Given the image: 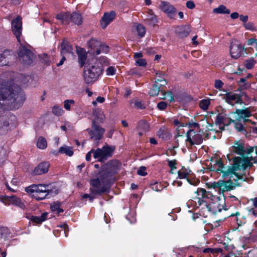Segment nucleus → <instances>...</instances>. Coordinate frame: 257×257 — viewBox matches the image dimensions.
I'll use <instances>...</instances> for the list:
<instances>
[{
	"label": "nucleus",
	"mask_w": 257,
	"mask_h": 257,
	"mask_svg": "<svg viewBox=\"0 0 257 257\" xmlns=\"http://www.w3.org/2000/svg\"><path fill=\"white\" fill-rule=\"evenodd\" d=\"M251 165V163L247 159L236 157L233 159L232 166L228 168L226 171H223V165L220 159L216 157L211 160L209 166L211 171H215L218 173H222L223 177L229 176L231 178L234 174L238 178L240 175L237 171L244 170Z\"/></svg>",
	"instance_id": "obj_1"
},
{
	"label": "nucleus",
	"mask_w": 257,
	"mask_h": 257,
	"mask_svg": "<svg viewBox=\"0 0 257 257\" xmlns=\"http://www.w3.org/2000/svg\"><path fill=\"white\" fill-rule=\"evenodd\" d=\"M16 93L11 92L9 84L3 79H0V100H4L7 98L13 100V102L16 103H22L25 98L20 89L18 87Z\"/></svg>",
	"instance_id": "obj_2"
},
{
	"label": "nucleus",
	"mask_w": 257,
	"mask_h": 257,
	"mask_svg": "<svg viewBox=\"0 0 257 257\" xmlns=\"http://www.w3.org/2000/svg\"><path fill=\"white\" fill-rule=\"evenodd\" d=\"M102 72L103 68L100 63L95 62L86 66L83 72L85 82L87 84L94 82Z\"/></svg>",
	"instance_id": "obj_3"
},
{
	"label": "nucleus",
	"mask_w": 257,
	"mask_h": 257,
	"mask_svg": "<svg viewBox=\"0 0 257 257\" xmlns=\"http://www.w3.org/2000/svg\"><path fill=\"white\" fill-rule=\"evenodd\" d=\"M240 171H237L240 175L238 178L234 174L233 175V177L231 178L229 176L223 177L225 179L229 178V179L226 181L220 180L217 182H214L210 185L211 187L217 191L219 194L223 193L224 192L233 189L235 186L234 184L232 182L231 179L232 178L233 180L234 181L238 179H241L242 176H241V173L240 172Z\"/></svg>",
	"instance_id": "obj_4"
},
{
	"label": "nucleus",
	"mask_w": 257,
	"mask_h": 257,
	"mask_svg": "<svg viewBox=\"0 0 257 257\" xmlns=\"http://www.w3.org/2000/svg\"><path fill=\"white\" fill-rule=\"evenodd\" d=\"M101 176L100 179H93L90 181L91 187L90 188V191L92 194L101 195L107 191L106 184L109 179L102 174Z\"/></svg>",
	"instance_id": "obj_5"
},
{
	"label": "nucleus",
	"mask_w": 257,
	"mask_h": 257,
	"mask_svg": "<svg viewBox=\"0 0 257 257\" xmlns=\"http://www.w3.org/2000/svg\"><path fill=\"white\" fill-rule=\"evenodd\" d=\"M198 195V203L199 206H205L208 211H211L212 208L215 207V204H208L205 199H211L213 200L214 198L219 199V197L213 195L211 192H207L204 189L198 188L196 191Z\"/></svg>",
	"instance_id": "obj_6"
},
{
	"label": "nucleus",
	"mask_w": 257,
	"mask_h": 257,
	"mask_svg": "<svg viewBox=\"0 0 257 257\" xmlns=\"http://www.w3.org/2000/svg\"><path fill=\"white\" fill-rule=\"evenodd\" d=\"M115 147L106 145L102 148H98L94 151V158L97 159L99 162H104L112 156Z\"/></svg>",
	"instance_id": "obj_7"
},
{
	"label": "nucleus",
	"mask_w": 257,
	"mask_h": 257,
	"mask_svg": "<svg viewBox=\"0 0 257 257\" xmlns=\"http://www.w3.org/2000/svg\"><path fill=\"white\" fill-rule=\"evenodd\" d=\"M253 151V147L245 144L242 140L235 141L230 149L231 152L239 155H248Z\"/></svg>",
	"instance_id": "obj_8"
},
{
	"label": "nucleus",
	"mask_w": 257,
	"mask_h": 257,
	"mask_svg": "<svg viewBox=\"0 0 257 257\" xmlns=\"http://www.w3.org/2000/svg\"><path fill=\"white\" fill-rule=\"evenodd\" d=\"M120 166V163L117 161H110L105 165V170H102L101 174L106 178L111 176L117 172Z\"/></svg>",
	"instance_id": "obj_9"
},
{
	"label": "nucleus",
	"mask_w": 257,
	"mask_h": 257,
	"mask_svg": "<svg viewBox=\"0 0 257 257\" xmlns=\"http://www.w3.org/2000/svg\"><path fill=\"white\" fill-rule=\"evenodd\" d=\"M22 29V18L19 16L12 21L11 29L19 43H21Z\"/></svg>",
	"instance_id": "obj_10"
},
{
	"label": "nucleus",
	"mask_w": 257,
	"mask_h": 257,
	"mask_svg": "<svg viewBox=\"0 0 257 257\" xmlns=\"http://www.w3.org/2000/svg\"><path fill=\"white\" fill-rule=\"evenodd\" d=\"M90 136V139L98 142L102 137L105 132L103 128L96 124L95 121H92L91 129H87Z\"/></svg>",
	"instance_id": "obj_11"
},
{
	"label": "nucleus",
	"mask_w": 257,
	"mask_h": 257,
	"mask_svg": "<svg viewBox=\"0 0 257 257\" xmlns=\"http://www.w3.org/2000/svg\"><path fill=\"white\" fill-rule=\"evenodd\" d=\"M20 61L25 65H31L34 57V54L29 49L23 47L19 52Z\"/></svg>",
	"instance_id": "obj_12"
},
{
	"label": "nucleus",
	"mask_w": 257,
	"mask_h": 257,
	"mask_svg": "<svg viewBox=\"0 0 257 257\" xmlns=\"http://www.w3.org/2000/svg\"><path fill=\"white\" fill-rule=\"evenodd\" d=\"M243 46L239 41L232 40L230 46V54L232 58L237 59L241 55L243 50Z\"/></svg>",
	"instance_id": "obj_13"
},
{
	"label": "nucleus",
	"mask_w": 257,
	"mask_h": 257,
	"mask_svg": "<svg viewBox=\"0 0 257 257\" xmlns=\"http://www.w3.org/2000/svg\"><path fill=\"white\" fill-rule=\"evenodd\" d=\"M178 173L180 179H187V181L192 185L196 186L199 182L197 179L191 180L192 173L191 170L185 167H182L179 170Z\"/></svg>",
	"instance_id": "obj_14"
},
{
	"label": "nucleus",
	"mask_w": 257,
	"mask_h": 257,
	"mask_svg": "<svg viewBox=\"0 0 257 257\" xmlns=\"http://www.w3.org/2000/svg\"><path fill=\"white\" fill-rule=\"evenodd\" d=\"M235 120L226 116L223 113H218L215 119V122L219 125L220 129H223L224 126L229 125L231 122H234Z\"/></svg>",
	"instance_id": "obj_15"
},
{
	"label": "nucleus",
	"mask_w": 257,
	"mask_h": 257,
	"mask_svg": "<svg viewBox=\"0 0 257 257\" xmlns=\"http://www.w3.org/2000/svg\"><path fill=\"white\" fill-rule=\"evenodd\" d=\"M187 141L190 145H199L202 143L203 139L202 135L200 134H195L193 130H190L187 133Z\"/></svg>",
	"instance_id": "obj_16"
},
{
	"label": "nucleus",
	"mask_w": 257,
	"mask_h": 257,
	"mask_svg": "<svg viewBox=\"0 0 257 257\" xmlns=\"http://www.w3.org/2000/svg\"><path fill=\"white\" fill-rule=\"evenodd\" d=\"M224 99L228 104L234 105L236 104H242L243 101L239 95L232 92L227 93L224 96Z\"/></svg>",
	"instance_id": "obj_17"
},
{
	"label": "nucleus",
	"mask_w": 257,
	"mask_h": 257,
	"mask_svg": "<svg viewBox=\"0 0 257 257\" xmlns=\"http://www.w3.org/2000/svg\"><path fill=\"white\" fill-rule=\"evenodd\" d=\"M25 191L29 194H33V196L36 194L42 192L44 191H49V185H43L42 184H33L25 188Z\"/></svg>",
	"instance_id": "obj_18"
},
{
	"label": "nucleus",
	"mask_w": 257,
	"mask_h": 257,
	"mask_svg": "<svg viewBox=\"0 0 257 257\" xmlns=\"http://www.w3.org/2000/svg\"><path fill=\"white\" fill-rule=\"evenodd\" d=\"M116 13L112 11L109 13H105L100 20V25L102 29H105L107 26L114 19Z\"/></svg>",
	"instance_id": "obj_19"
},
{
	"label": "nucleus",
	"mask_w": 257,
	"mask_h": 257,
	"mask_svg": "<svg viewBox=\"0 0 257 257\" xmlns=\"http://www.w3.org/2000/svg\"><path fill=\"white\" fill-rule=\"evenodd\" d=\"M160 8L162 11L167 14L168 17L172 18L176 13V9L170 3L166 2H161Z\"/></svg>",
	"instance_id": "obj_20"
},
{
	"label": "nucleus",
	"mask_w": 257,
	"mask_h": 257,
	"mask_svg": "<svg viewBox=\"0 0 257 257\" xmlns=\"http://www.w3.org/2000/svg\"><path fill=\"white\" fill-rule=\"evenodd\" d=\"M50 165L48 162H44L39 164L32 172L33 175H40L48 172Z\"/></svg>",
	"instance_id": "obj_21"
},
{
	"label": "nucleus",
	"mask_w": 257,
	"mask_h": 257,
	"mask_svg": "<svg viewBox=\"0 0 257 257\" xmlns=\"http://www.w3.org/2000/svg\"><path fill=\"white\" fill-rule=\"evenodd\" d=\"M234 113H236L240 119L243 120V122L248 121L249 120L246 119L252 115V111L250 107L245 108V109H236Z\"/></svg>",
	"instance_id": "obj_22"
},
{
	"label": "nucleus",
	"mask_w": 257,
	"mask_h": 257,
	"mask_svg": "<svg viewBox=\"0 0 257 257\" xmlns=\"http://www.w3.org/2000/svg\"><path fill=\"white\" fill-rule=\"evenodd\" d=\"M77 53L79 65L80 67H82L85 63L87 59V54L85 50L82 48L77 49Z\"/></svg>",
	"instance_id": "obj_23"
},
{
	"label": "nucleus",
	"mask_w": 257,
	"mask_h": 257,
	"mask_svg": "<svg viewBox=\"0 0 257 257\" xmlns=\"http://www.w3.org/2000/svg\"><path fill=\"white\" fill-rule=\"evenodd\" d=\"M71 14L70 13H61L58 14L56 18L60 20L62 24L64 25H68L71 21Z\"/></svg>",
	"instance_id": "obj_24"
},
{
	"label": "nucleus",
	"mask_w": 257,
	"mask_h": 257,
	"mask_svg": "<svg viewBox=\"0 0 257 257\" xmlns=\"http://www.w3.org/2000/svg\"><path fill=\"white\" fill-rule=\"evenodd\" d=\"M149 124L144 120H141L138 122L137 126V130L139 132V135L142 136L146 132L149 130Z\"/></svg>",
	"instance_id": "obj_25"
},
{
	"label": "nucleus",
	"mask_w": 257,
	"mask_h": 257,
	"mask_svg": "<svg viewBox=\"0 0 257 257\" xmlns=\"http://www.w3.org/2000/svg\"><path fill=\"white\" fill-rule=\"evenodd\" d=\"M157 136L162 140H167L171 138V134L167 128L162 126L157 132Z\"/></svg>",
	"instance_id": "obj_26"
},
{
	"label": "nucleus",
	"mask_w": 257,
	"mask_h": 257,
	"mask_svg": "<svg viewBox=\"0 0 257 257\" xmlns=\"http://www.w3.org/2000/svg\"><path fill=\"white\" fill-rule=\"evenodd\" d=\"M73 48L68 41L63 40L61 43V54L65 55L66 54L72 53Z\"/></svg>",
	"instance_id": "obj_27"
},
{
	"label": "nucleus",
	"mask_w": 257,
	"mask_h": 257,
	"mask_svg": "<svg viewBox=\"0 0 257 257\" xmlns=\"http://www.w3.org/2000/svg\"><path fill=\"white\" fill-rule=\"evenodd\" d=\"M93 114L95 117V119L93 121L103 122L105 119V115L101 109H95L93 112Z\"/></svg>",
	"instance_id": "obj_28"
},
{
	"label": "nucleus",
	"mask_w": 257,
	"mask_h": 257,
	"mask_svg": "<svg viewBox=\"0 0 257 257\" xmlns=\"http://www.w3.org/2000/svg\"><path fill=\"white\" fill-rule=\"evenodd\" d=\"M89 47L91 49V53L95 52V51L98 49L99 46H101V41L94 39L91 38L88 42Z\"/></svg>",
	"instance_id": "obj_29"
},
{
	"label": "nucleus",
	"mask_w": 257,
	"mask_h": 257,
	"mask_svg": "<svg viewBox=\"0 0 257 257\" xmlns=\"http://www.w3.org/2000/svg\"><path fill=\"white\" fill-rule=\"evenodd\" d=\"M191 32V28L188 25L182 26L178 28V34L181 37H187Z\"/></svg>",
	"instance_id": "obj_30"
},
{
	"label": "nucleus",
	"mask_w": 257,
	"mask_h": 257,
	"mask_svg": "<svg viewBox=\"0 0 257 257\" xmlns=\"http://www.w3.org/2000/svg\"><path fill=\"white\" fill-rule=\"evenodd\" d=\"M48 213L46 212L43 213L40 216H31L30 220L36 224H41L47 218Z\"/></svg>",
	"instance_id": "obj_31"
},
{
	"label": "nucleus",
	"mask_w": 257,
	"mask_h": 257,
	"mask_svg": "<svg viewBox=\"0 0 257 257\" xmlns=\"http://www.w3.org/2000/svg\"><path fill=\"white\" fill-rule=\"evenodd\" d=\"M58 153L65 154L66 155L71 157L73 155V151L72 147L67 146H63L59 148L58 152L56 153L55 155H57Z\"/></svg>",
	"instance_id": "obj_32"
},
{
	"label": "nucleus",
	"mask_w": 257,
	"mask_h": 257,
	"mask_svg": "<svg viewBox=\"0 0 257 257\" xmlns=\"http://www.w3.org/2000/svg\"><path fill=\"white\" fill-rule=\"evenodd\" d=\"M109 51V47L105 45V44L102 43L101 42V46H99L98 49L97 50L95 51V52H92V54L93 55H98L101 53H107Z\"/></svg>",
	"instance_id": "obj_33"
},
{
	"label": "nucleus",
	"mask_w": 257,
	"mask_h": 257,
	"mask_svg": "<svg viewBox=\"0 0 257 257\" xmlns=\"http://www.w3.org/2000/svg\"><path fill=\"white\" fill-rule=\"evenodd\" d=\"M71 21L75 25H79L82 23V18L80 14L73 13L71 14Z\"/></svg>",
	"instance_id": "obj_34"
},
{
	"label": "nucleus",
	"mask_w": 257,
	"mask_h": 257,
	"mask_svg": "<svg viewBox=\"0 0 257 257\" xmlns=\"http://www.w3.org/2000/svg\"><path fill=\"white\" fill-rule=\"evenodd\" d=\"M145 22L151 26H154L158 22L157 16L155 15H147V18L145 20Z\"/></svg>",
	"instance_id": "obj_35"
},
{
	"label": "nucleus",
	"mask_w": 257,
	"mask_h": 257,
	"mask_svg": "<svg viewBox=\"0 0 257 257\" xmlns=\"http://www.w3.org/2000/svg\"><path fill=\"white\" fill-rule=\"evenodd\" d=\"M37 147L41 150L45 149L47 147L46 140L43 137H39L37 142Z\"/></svg>",
	"instance_id": "obj_36"
},
{
	"label": "nucleus",
	"mask_w": 257,
	"mask_h": 257,
	"mask_svg": "<svg viewBox=\"0 0 257 257\" xmlns=\"http://www.w3.org/2000/svg\"><path fill=\"white\" fill-rule=\"evenodd\" d=\"M213 12L216 14H226L230 13L229 10L227 9L224 6L220 5L218 8L214 9Z\"/></svg>",
	"instance_id": "obj_37"
},
{
	"label": "nucleus",
	"mask_w": 257,
	"mask_h": 257,
	"mask_svg": "<svg viewBox=\"0 0 257 257\" xmlns=\"http://www.w3.org/2000/svg\"><path fill=\"white\" fill-rule=\"evenodd\" d=\"M61 203L59 202H54L51 205V209L53 212L58 214L63 212V210L60 208Z\"/></svg>",
	"instance_id": "obj_38"
},
{
	"label": "nucleus",
	"mask_w": 257,
	"mask_h": 257,
	"mask_svg": "<svg viewBox=\"0 0 257 257\" xmlns=\"http://www.w3.org/2000/svg\"><path fill=\"white\" fill-rule=\"evenodd\" d=\"M10 201L12 203L19 207L24 209L25 207V204L22 202L21 199L15 196H12L10 198Z\"/></svg>",
	"instance_id": "obj_39"
},
{
	"label": "nucleus",
	"mask_w": 257,
	"mask_h": 257,
	"mask_svg": "<svg viewBox=\"0 0 257 257\" xmlns=\"http://www.w3.org/2000/svg\"><path fill=\"white\" fill-rule=\"evenodd\" d=\"M210 104V100L209 99H204L201 100L199 102L200 107L203 110H206Z\"/></svg>",
	"instance_id": "obj_40"
},
{
	"label": "nucleus",
	"mask_w": 257,
	"mask_h": 257,
	"mask_svg": "<svg viewBox=\"0 0 257 257\" xmlns=\"http://www.w3.org/2000/svg\"><path fill=\"white\" fill-rule=\"evenodd\" d=\"M52 111L54 114L57 116H60L62 115L63 113L64 112V111L63 110L62 108L58 105H55L53 107Z\"/></svg>",
	"instance_id": "obj_41"
},
{
	"label": "nucleus",
	"mask_w": 257,
	"mask_h": 257,
	"mask_svg": "<svg viewBox=\"0 0 257 257\" xmlns=\"http://www.w3.org/2000/svg\"><path fill=\"white\" fill-rule=\"evenodd\" d=\"M156 82L158 83L159 82H162L160 85H164L166 84V82L164 77V75L161 73H157L156 75Z\"/></svg>",
	"instance_id": "obj_42"
},
{
	"label": "nucleus",
	"mask_w": 257,
	"mask_h": 257,
	"mask_svg": "<svg viewBox=\"0 0 257 257\" xmlns=\"http://www.w3.org/2000/svg\"><path fill=\"white\" fill-rule=\"evenodd\" d=\"M222 249L220 248H205L203 249V252L204 253H217L222 251Z\"/></svg>",
	"instance_id": "obj_43"
},
{
	"label": "nucleus",
	"mask_w": 257,
	"mask_h": 257,
	"mask_svg": "<svg viewBox=\"0 0 257 257\" xmlns=\"http://www.w3.org/2000/svg\"><path fill=\"white\" fill-rule=\"evenodd\" d=\"M50 192L49 191H44L42 192L34 195V197L37 200H43L45 199Z\"/></svg>",
	"instance_id": "obj_44"
},
{
	"label": "nucleus",
	"mask_w": 257,
	"mask_h": 257,
	"mask_svg": "<svg viewBox=\"0 0 257 257\" xmlns=\"http://www.w3.org/2000/svg\"><path fill=\"white\" fill-rule=\"evenodd\" d=\"M160 91V88L157 84H154L149 91L151 96H155L158 95Z\"/></svg>",
	"instance_id": "obj_45"
},
{
	"label": "nucleus",
	"mask_w": 257,
	"mask_h": 257,
	"mask_svg": "<svg viewBox=\"0 0 257 257\" xmlns=\"http://www.w3.org/2000/svg\"><path fill=\"white\" fill-rule=\"evenodd\" d=\"M255 64V61L252 58L247 59L244 62L245 66L247 69H252Z\"/></svg>",
	"instance_id": "obj_46"
},
{
	"label": "nucleus",
	"mask_w": 257,
	"mask_h": 257,
	"mask_svg": "<svg viewBox=\"0 0 257 257\" xmlns=\"http://www.w3.org/2000/svg\"><path fill=\"white\" fill-rule=\"evenodd\" d=\"M137 31L138 32V35L143 37L146 34V29L145 27L142 25H138L137 27Z\"/></svg>",
	"instance_id": "obj_47"
},
{
	"label": "nucleus",
	"mask_w": 257,
	"mask_h": 257,
	"mask_svg": "<svg viewBox=\"0 0 257 257\" xmlns=\"http://www.w3.org/2000/svg\"><path fill=\"white\" fill-rule=\"evenodd\" d=\"M75 103V101L73 99H67L64 101V107L67 110H70L71 106Z\"/></svg>",
	"instance_id": "obj_48"
},
{
	"label": "nucleus",
	"mask_w": 257,
	"mask_h": 257,
	"mask_svg": "<svg viewBox=\"0 0 257 257\" xmlns=\"http://www.w3.org/2000/svg\"><path fill=\"white\" fill-rule=\"evenodd\" d=\"M244 28L246 30H250L252 31H256V29L252 22H248L243 24Z\"/></svg>",
	"instance_id": "obj_49"
},
{
	"label": "nucleus",
	"mask_w": 257,
	"mask_h": 257,
	"mask_svg": "<svg viewBox=\"0 0 257 257\" xmlns=\"http://www.w3.org/2000/svg\"><path fill=\"white\" fill-rule=\"evenodd\" d=\"M0 232L1 236L5 238L7 237L10 234L9 230L7 227H3L0 228Z\"/></svg>",
	"instance_id": "obj_50"
},
{
	"label": "nucleus",
	"mask_w": 257,
	"mask_h": 257,
	"mask_svg": "<svg viewBox=\"0 0 257 257\" xmlns=\"http://www.w3.org/2000/svg\"><path fill=\"white\" fill-rule=\"evenodd\" d=\"M116 69L113 66H109L106 70V74L108 76L113 75L116 73Z\"/></svg>",
	"instance_id": "obj_51"
},
{
	"label": "nucleus",
	"mask_w": 257,
	"mask_h": 257,
	"mask_svg": "<svg viewBox=\"0 0 257 257\" xmlns=\"http://www.w3.org/2000/svg\"><path fill=\"white\" fill-rule=\"evenodd\" d=\"M234 123L235 124V128L237 132L243 133V132L245 131L242 123L235 121Z\"/></svg>",
	"instance_id": "obj_52"
},
{
	"label": "nucleus",
	"mask_w": 257,
	"mask_h": 257,
	"mask_svg": "<svg viewBox=\"0 0 257 257\" xmlns=\"http://www.w3.org/2000/svg\"><path fill=\"white\" fill-rule=\"evenodd\" d=\"M136 64L139 66H146L147 62L145 59L141 58L138 59L136 60Z\"/></svg>",
	"instance_id": "obj_53"
},
{
	"label": "nucleus",
	"mask_w": 257,
	"mask_h": 257,
	"mask_svg": "<svg viewBox=\"0 0 257 257\" xmlns=\"http://www.w3.org/2000/svg\"><path fill=\"white\" fill-rule=\"evenodd\" d=\"M137 173L138 175L145 176L147 174L146 172V168L145 167H141L138 170Z\"/></svg>",
	"instance_id": "obj_54"
},
{
	"label": "nucleus",
	"mask_w": 257,
	"mask_h": 257,
	"mask_svg": "<svg viewBox=\"0 0 257 257\" xmlns=\"http://www.w3.org/2000/svg\"><path fill=\"white\" fill-rule=\"evenodd\" d=\"M96 62L100 63L101 65L103 64L105 66L109 65V60L106 57H102L99 61H96ZM101 66H102V65Z\"/></svg>",
	"instance_id": "obj_55"
},
{
	"label": "nucleus",
	"mask_w": 257,
	"mask_h": 257,
	"mask_svg": "<svg viewBox=\"0 0 257 257\" xmlns=\"http://www.w3.org/2000/svg\"><path fill=\"white\" fill-rule=\"evenodd\" d=\"M135 106L138 109H144L146 106L144 103H142L140 101L136 100L134 102Z\"/></svg>",
	"instance_id": "obj_56"
},
{
	"label": "nucleus",
	"mask_w": 257,
	"mask_h": 257,
	"mask_svg": "<svg viewBox=\"0 0 257 257\" xmlns=\"http://www.w3.org/2000/svg\"><path fill=\"white\" fill-rule=\"evenodd\" d=\"M168 164L172 170H174L176 169V165L177 163L176 160L169 161Z\"/></svg>",
	"instance_id": "obj_57"
},
{
	"label": "nucleus",
	"mask_w": 257,
	"mask_h": 257,
	"mask_svg": "<svg viewBox=\"0 0 257 257\" xmlns=\"http://www.w3.org/2000/svg\"><path fill=\"white\" fill-rule=\"evenodd\" d=\"M223 85V83L220 80H216L215 82V87L220 90Z\"/></svg>",
	"instance_id": "obj_58"
},
{
	"label": "nucleus",
	"mask_w": 257,
	"mask_h": 257,
	"mask_svg": "<svg viewBox=\"0 0 257 257\" xmlns=\"http://www.w3.org/2000/svg\"><path fill=\"white\" fill-rule=\"evenodd\" d=\"M157 107L160 110H164L167 107V103L164 101H161L158 104Z\"/></svg>",
	"instance_id": "obj_59"
},
{
	"label": "nucleus",
	"mask_w": 257,
	"mask_h": 257,
	"mask_svg": "<svg viewBox=\"0 0 257 257\" xmlns=\"http://www.w3.org/2000/svg\"><path fill=\"white\" fill-rule=\"evenodd\" d=\"M255 44V47H257V39L255 38L249 39L247 41V45L251 46Z\"/></svg>",
	"instance_id": "obj_60"
},
{
	"label": "nucleus",
	"mask_w": 257,
	"mask_h": 257,
	"mask_svg": "<svg viewBox=\"0 0 257 257\" xmlns=\"http://www.w3.org/2000/svg\"><path fill=\"white\" fill-rule=\"evenodd\" d=\"M186 6L187 8L189 9H193L195 8V5L193 1H189L187 2L186 4Z\"/></svg>",
	"instance_id": "obj_61"
},
{
	"label": "nucleus",
	"mask_w": 257,
	"mask_h": 257,
	"mask_svg": "<svg viewBox=\"0 0 257 257\" xmlns=\"http://www.w3.org/2000/svg\"><path fill=\"white\" fill-rule=\"evenodd\" d=\"M173 124L176 126H184V123H181L179 120L175 119L173 120Z\"/></svg>",
	"instance_id": "obj_62"
},
{
	"label": "nucleus",
	"mask_w": 257,
	"mask_h": 257,
	"mask_svg": "<svg viewBox=\"0 0 257 257\" xmlns=\"http://www.w3.org/2000/svg\"><path fill=\"white\" fill-rule=\"evenodd\" d=\"M94 151L95 150L94 149H92L90 151L87 153L86 155V160L87 161H90L91 157V154L93 153L94 154Z\"/></svg>",
	"instance_id": "obj_63"
},
{
	"label": "nucleus",
	"mask_w": 257,
	"mask_h": 257,
	"mask_svg": "<svg viewBox=\"0 0 257 257\" xmlns=\"http://www.w3.org/2000/svg\"><path fill=\"white\" fill-rule=\"evenodd\" d=\"M239 19L241 21H242L244 24H245L248 21V16L241 15L239 16Z\"/></svg>",
	"instance_id": "obj_64"
}]
</instances>
